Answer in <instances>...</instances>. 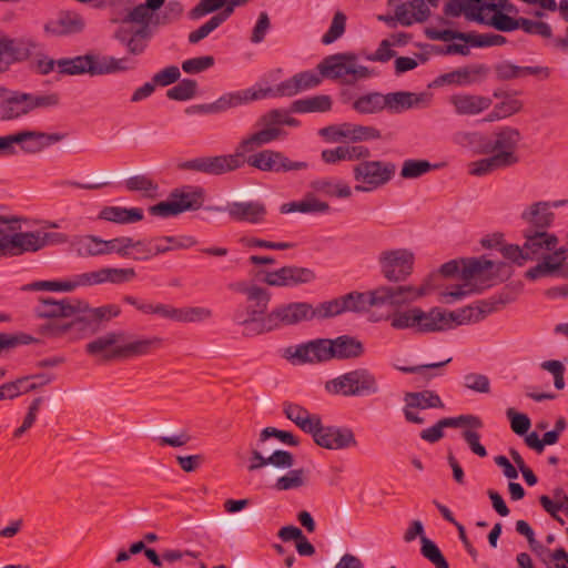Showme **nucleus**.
<instances>
[{
  "label": "nucleus",
  "mask_w": 568,
  "mask_h": 568,
  "mask_svg": "<svg viewBox=\"0 0 568 568\" xmlns=\"http://www.w3.org/2000/svg\"><path fill=\"white\" fill-rule=\"evenodd\" d=\"M481 4H474L470 0H449L444 7V13L447 17L457 18L462 13L469 21L485 23Z\"/></svg>",
  "instance_id": "40"
},
{
  "label": "nucleus",
  "mask_w": 568,
  "mask_h": 568,
  "mask_svg": "<svg viewBox=\"0 0 568 568\" xmlns=\"http://www.w3.org/2000/svg\"><path fill=\"white\" fill-rule=\"evenodd\" d=\"M85 21L75 11H60L54 18L49 19L43 30L51 37H67L83 31Z\"/></svg>",
  "instance_id": "21"
},
{
  "label": "nucleus",
  "mask_w": 568,
  "mask_h": 568,
  "mask_svg": "<svg viewBox=\"0 0 568 568\" xmlns=\"http://www.w3.org/2000/svg\"><path fill=\"white\" fill-rule=\"evenodd\" d=\"M149 26H142L136 30L119 29L114 38L126 48L132 55H141L145 52L151 39Z\"/></svg>",
  "instance_id": "28"
},
{
  "label": "nucleus",
  "mask_w": 568,
  "mask_h": 568,
  "mask_svg": "<svg viewBox=\"0 0 568 568\" xmlns=\"http://www.w3.org/2000/svg\"><path fill=\"white\" fill-rule=\"evenodd\" d=\"M420 554L429 560L435 568H449V564L439 547L429 538L422 536Z\"/></svg>",
  "instance_id": "54"
},
{
  "label": "nucleus",
  "mask_w": 568,
  "mask_h": 568,
  "mask_svg": "<svg viewBox=\"0 0 568 568\" xmlns=\"http://www.w3.org/2000/svg\"><path fill=\"white\" fill-rule=\"evenodd\" d=\"M396 165L385 161H363L354 166V179L361 182L355 190L369 192L387 184L395 175Z\"/></svg>",
  "instance_id": "9"
},
{
  "label": "nucleus",
  "mask_w": 568,
  "mask_h": 568,
  "mask_svg": "<svg viewBox=\"0 0 568 568\" xmlns=\"http://www.w3.org/2000/svg\"><path fill=\"white\" fill-rule=\"evenodd\" d=\"M356 54L351 52L327 55L318 63L317 70L323 78L352 84L349 79L351 62H356Z\"/></svg>",
  "instance_id": "18"
},
{
  "label": "nucleus",
  "mask_w": 568,
  "mask_h": 568,
  "mask_svg": "<svg viewBox=\"0 0 568 568\" xmlns=\"http://www.w3.org/2000/svg\"><path fill=\"white\" fill-rule=\"evenodd\" d=\"M90 55H77L73 58H62L57 60L58 72L64 75H81L88 73V63L91 62Z\"/></svg>",
  "instance_id": "48"
},
{
  "label": "nucleus",
  "mask_w": 568,
  "mask_h": 568,
  "mask_svg": "<svg viewBox=\"0 0 568 568\" xmlns=\"http://www.w3.org/2000/svg\"><path fill=\"white\" fill-rule=\"evenodd\" d=\"M314 318L325 320L322 303L316 307L307 302H292L282 304L274 307L265 315L263 321L262 331H275L284 326L297 325L304 321H312Z\"/></svg>",
  "instance_id": "5"
},
{
  "label": "nucleus",
  "mask_w": 568,
  "mask_h": 568,
  "mask_svg": "<svg viewBox=\"0 0 568 568\" xmlns=\"http://www.w3.org/2000/svg\"><path fill=\"white\" fill-rule=\"evenodd\" d=\"M272 92H273L272 88L258 89V90L250 88V89H245V90H239V91H234V92L224 93L215 101L217 114L223 113L230 109H234L240 105L247 104L252 101L262 100V99L271 95Z\"/></svg>",
  "instance_id": "25"
},
{
  "label": "nucleus",
  "mask_w": 568,
  "mask_h": 568,
  "mask_svg": "<svg viewBox=\"0 0 568 568\" xmlns=\"http://www.w3.org/2000/svg\"><path fill=\"white\" fill-rule=\"evenodd\" d=\"M30 51L16 39L0 38V73L8 70L10 64L28 59Z\"/></svg>",
  "instance_id": "34"
},
{
  "label": "nucleus",
  "mask_w": 568,
  "mask_h": 568,
  "mask_svg": "<svg viewBox=\"0 0 568 568\" xmlns=\"http://www.w3.org/2000/svg\"><path fill=\"white\" fill-rule=\"evenodd\" d=\"M9 95L0 102V121H12L28 115L36 109L55 108L61 102L58 92L29 93L9 91Z\"/></svg>",
  "instance_id": "4"
},
{
  "label": "nucleus",
  "mask_w": 568,
  "mask_h": 568,
  "mask_svg": "<svg viewBox=\"0 0 568 568\" xmlns=\"http://www.w3.org/2000/svg\"><path fill=\"white\" fill-rule=\"evenodd\" d=\"M430 286L425 281L419 287L413 285H379L368 292H351L341 297L322 303L324 318H331L345 312L362 313L372 306L388 305L402 307L425 296Z\"/></svg>",
  "instance_id": "2"
},
{
  "label": "nucleus",
  "mask_w": 568,
  "mask_h": 568,
  "mask_svg": "<svg viewBox=\"0 0 568 568\" xmlns=\"http://www.w3.org/2000/svg\"><path fill=\"white\" fill-rule=\"evenodd\" d=\"M245 163L262 172L287 173L291 171H301L308 168L304 161H293L283 152L265 149L244 158Z\"/></svg>",
  "instance_id": "11"
},
{
  "label": "nucleus",
  "mask_w": 568,
  "mask_h": 568,
  "mask_svg": "<svg viewBox=\"0 0 568 568\" xmlns=\"http://www.w3.org/2000/svg\"><path fill=\"white\" fill-rule=\"evenodd\" d=\"M456 113L460 115H476L491 105V99L473 94H455L450 98Z\"/></svg>",
  "instance_id": "35"
},
{
  "label": "nucleus",
  "mask_w": 568,
  "mask_h": 568,
  "mask_svg": "<svg viewBox=\"0 0 568 568\" xmlns=\"http://www.w3.org/2000/svg\"><path fill=\"white\" fill-rule=\"evenodd\" d=\"M382 275L394 283L404 282L413 273L414 254L406 248L383 251L378 256Z\"/></svg>",
  "instance_id": "12"
},
{
  "label": "nucleus",
  "mask_w": 568,
  "mask_h": 568,
  "mask_svg": "<svg viewBox=\"0 0 568 568\" xmlns=\"http://www.w3.org/2000/svg\"><path fill=\"white\" fill-rule=\"evenodd\" d=\"M38 318L48 320L39 325L38 332L49 338L69 336L80 339L99 331L103 321H109L120 314L116 305L90 307L87 301L75 297H39L33 310Z\"/></svg>",
  "instance_id": "1"
},
{
  "label": "nucleus",
  "mask_w": 568,
  "mask_h": 568,
  "mask_svg": "<svg viewBox=\"0 0 568 568\" xmlns=\"http://www.w3.org/2000/svg\"><path fill=\"white\" fill-rule=\"evenodd\" d=\"M252 274L256 281L275 287H296L316 280L314 270L297 265H285L275 271L256 270Z\"/></svg>",
  "instance_id": "8"
},
{
  "label": "nucleus",
  "mask_w": 568,
  "mask_h": 568,
  "mask_svg": "<svg viewBox=\"0 0 568 568\" xmlns=\"http://www.w3.org/2000/svg\"><path fill=\"white\" fill-rule=\"evenodd\" d=\"M550 207L549 202L539 201L524 210L520 219L528 225L524 231L547 232L555 219Z\"/></svg>",
  "instance_id": "24"
},
{
  "label": "nucleus",
  "mask_w": 568,
  "mask_h": 568,
  "mask_svg": "<svg viewBox=\"0 0 568 568\" xmlns=\"http://www.w3.org/2000/svg\"><path fill=\"white\" fill-rule=\"evenodd\" d=\"M131 237L130 236H120L111 240H104V255L109 254H118L121 257H130L131 256Z\"/></svg>",
  "instance_id": "59"
},
{
  "label": "nucleus",
  "mask_w": 568,
  "mask_h": 568,
  "mask_svg": "<svg viewBox=\"0 0 568 568\" xmlns=\"http://www.w3.org/2000/svg\"><path fill=\"white\" fill-rule=\"evenodd\" d=\"M332 99L326 94H318L292 102L291 111L295 113L328 112L332 110Z\"/></svg>",
  "instance_id": "42"
},
{
  "label": "nucleus",
  "mask_w": 568,
  "mask_h": 568,
  "mask_svg": "<svg viewBox=\"0 0 568 568\" xmlns=\"http://www.w3.org/2000/svg\"><path fill=\"white\" fill-rule=\"evenodd\" d=\"M291 112H292L291 109L290 110L273 109V110L266 112L265 114H263L258 119L257 123L261 125H264V126L273 125L276 128H278V125H282V124L293 126V128L298 126L300 121L297 119L291 116L290 115Z\"/></svg>",
  "instance_id": "50"
},
{
  "label": "nucleus",
  "mask_w": 568,
  "mask_h": 568,
  "mask_svg": "<svg viewBox=\"0 0 568 568\" xmlns=\"http://www.w3.org/2000/svg\"><path fill=\"white\" fill-rule=\"evenodd\" d=\"M329 351L332 359L347 361L362 357L365 347L357 337L345 334L329 338Z\"/></svg>",
  "instance_id": "27"
},
{
  "label": "nucleus",
  "mask_w": 568,
  "mask_h": 568,
  "mask_svg": "<svg viewBox=\"0 0 568 568\" xmlns=\"http://www.w3.org/2000/svg\"><path fill=\"white\" fill-rule=\"evenodd\" d=\"M430 102L428 92L396 91L384 94V106L389 113H402L409 109L425 108Z\"/></svg>",
  "instance_id": "20"
},
{
  "label": "nucleus",
  "mask_w": 568,
  "mask_h": 568,
  "mask_svg": "<svg viewBox=\"0 0 568 568\" xmlns=\"http://www.w3.org/2000/svg\"><path fill=\"white\" fill-rule=\"evenodd\" d=\"M425 34L430 40L437 41H453L460 40L466 44L475 48H487L495 45H503L507 42L504 36L496 33H476V32H462L457 30H437L435 28H426Z\"/></svg>",
  "instance_id": "13"
},
{
  "label": "nucleus",
  "mask_w": 568,
  "mask_h": 568,
  "mask_svg": "<svg viewBox=\"0 0 568 568\" xmlns=\"http://www.w3.org/2000/svg\"><path fill=\"white\" fill-rule=\"evenodd\" d=\"M484 24H488L501 32H511L519 29V18L515 19L504 12H494L489 20L485 19Z\"/></svg>",
  "instance_id": "60"
},
{
  "label": "nucleus",
  "mask_w": 568,
  "mask_h": 568,
  "mask_svg": "<svg viewBox=\"0 0 568 568\" xmlns=\"http://www.w3.org/2000/svg\"><path fill=\"white\" fill-rule=\"evenodd\" d=\"M476 308L474 305H468L463 308L456 311H445L444 317H446L447 329H452L457 325H463L466 323H477L478 316H476Z\"/></svg>",
  "instance_id": "53"
},
{
  "label": "nucleus",
  "mask_w": 568,
  "mask_h": 568,
  "mask_svg": "<svg viewBox=\"0 0 568 568\" xmlns=\"http://www.w3.org/2000/svg\"><path fill=\"white\" fill-rule=\"evenodd\" d=\"M566 248L559 247V251H555L551 255L540 258L541 262L530 267L525 276L527 280L536 281L540 277L548 276L554 272L558 271L566 260Z\"/></svg>",
  "instance_id": "38"
},
{
  "label": "nucleus",
  "mask_w": 568,
  "mask_h": 568,
  "mask_svg": "<svg viewBox=\"0 0 568 568\" xmlns=\"http://www.w3.org/2000/svg\"><path fill=\"white\" fill-rule=\"evenodd\" d=\"M245 164L241 153L235 149L234 154L199 156L181 162L178 168L184 171H195L209 175H222L243 168Z\"/></svg>",
  "instance_id": "10"
},
{
  "label": "nucleus",
  "mask_w": 568,
  "mask_h": 568,
  "mask_svg": "<svg viewBox=\"0 0 568 568\" xmlns=\"http://www.w3.org/2000/svg\"><path fill=\"white\" fill-rule=\"evenodd\" d=\"M519 29L528 34L540 36L541 38L549 39L552 37L551 27L544 21H534L527 18H519Z\"/></svg>",
  "instance_id": "61"
},
{
  "label": "nucleus",
  "mask_w": 568,
  "mask_h": 568,
  "mask_svg": "<svg viewBox=\"0 0 568 568\" xmlns=\"http://www.w3.org/2000/svg\"><path fill=\"white\" fill-rule=\"evenodd\" d=\"M306 474L307 471L304 468L291 469L287 474L276 479L274 488L283 491L303 487L307 481Z\"/></svg>",
  "instance_id": "51"
},
{
  "label": "nucleus",
  "mask_w": 568,
  "mask_h": 568,
  "mask_svg": "<svg viewBox=\"0 0 568 568\" xmlns=\"http://www.w3.org/2000/svg\"><path fill=\"white\" fill-rule=\"evenodd\" d=\"M271 301V293L264 287L255 290L250 297H247L248 304L244 308H237L234 312L233 321L241 326L245 327L244 334L247 336L261 335L268 333V331H262L263 321L265 320L266 311Z\"/></svg>",
  "instance_id": "7"
},
{
  "label": "nucleus",
  "mask_w": 568,
  "mask_h": 568,
  "mask_svg": "<svg viewBox=\"0 0 568 568\" xmlns=\"http://www.w3.org/2000/svg\"><path fill=\"white\" fill-rule=\"evenodd\" d=\"M197 82L193 79H183L166 91V97L174 101H187L196 95Z\"/></svg>",
  "instance_id": "55"
},
{
  "label": "nucleus",
  "mask_w": 568,
  "mask_h": 568,
  "mask_svg": "<svg viewBox=\"0 0 568 568\" xmlns=\"http://www.w3.org/2000/svg\"><path fill=\"white\" fill-rule=\"evenodd\" d=\"M325 389L346 397L368 396L378 392V383L367 368H357L328 381Z\"/></svg>",
  "instance_id": "6"
},
{
  "label": "nucleus",
  "mask_w": 568,
  "mask_h": 568,
  "mask_svg": "<svg viewBox=\"0 0 568 568\" xmlns=\"http://www.w3.org/2000/svg\"><path fill=\"white\" fill-rule=\"evenodd\" d=\"M426 0H409L396 7V20L405 27L414 22H424L430 16V10L425 3Z\"/></svg>",
  "instance_id": "33"
},
{
  "label": "nucleus",
  "mask_w": 568,
  "mask_h": 568,
  "mask_svg": "<svg viewBox=\"0 0 568 568\" xmlns=\"http://www.w3.org/2000/svg\"><path fill=\"white\" fill-rule=\"evenodd\" d=\"M285 356L297 364L327 363L332 361L329 338H315L295 347H288L285 351Z\"/></svg>",
  "instance_id": "15"
},
{
  "label": "nucleus",
  "mask_w": 568,
  "mask_h": 568,
  "mask_svg": "<svg viewBox=\"0 0 568 568\" xmlns=\"http://www.w3.org/2000/svg\"><path fill=\"white\" fill-rule=\"evenodd\" d=\"M272 437L278 439L281 443L288 445V446H298L300 445V439L293 433H291L288 430H282V429H277L275 427H265L260 433V442L261 443H264L265 440H267L268 438H272Z\"/></svg>",
  "instance_id": "62"
},
{
  "label": "nucleus",
  "mask_w": 568,
  "mask_h": 568,
  "mask_svg": "<svg viewBox=\"0 0 568 568\" xmlns=\"http://www.w3.org/2000/svg\"><path fill=\"white\" fill-rule=\"evenodd\" d=\"M323 77L314 71H303L281 82L273 89V97H293L302 91L316 88Z\"/></svg>",
  "instance_id": "23"
},
{
  "label": "nucleus",
  "mask_w": 568,
  "mask_h": 568,
  "mask_svg": "<svg viewBox=\"0 0 568 568\" xmlns=\"http://www.w3.org/2000/svg\"><path fill=\"white\" fill-rule=\"evenodd\" d=\"M312 437L316 445L326 449H344L357 445L351 428L324 426L322 422L314 429Z\"/></svg>",
  "instance_id": "17"
},
{
  "label": "nucleus",
  "mask_w": 568,
  "mask_h": 568,
  "mask_svg": "<svg viewBox=\"0 0 568 568\" xmlns=\"http://www.w3.org/2000/svg\"><path fill=\"white\" fill-rule=\"evenodd\" d=\"M143 210L140 207L104 206L98 219L116 224H132L143 220Z\"/></svg>",
  "instance_id": "39"
},
{
  "label": "nucleus",
  "mask_w": 568,
  "mask_h": 568,
  "mask_svg": "<svg viewBox=\"0 0 568 568\" xmlns=\"http://www.w3.org/2000/svg\"><path fill=\"white\" fill-rule=\"evenodd\" d=\"M346 16L342 11L335 12L329 29L322 37L324 44H331L341 38L345 32Z\"/></svg>",
  "instance_id": "58"
},
{
  "label": "nucleus",
  "mask_w": 568,
  "mask_h": 568,
  "mask_svg": "<svg viewBox=\"0 0 568 568\" xmlns=\"http://www.w3.org/2000/svg\"><path fill=\"white\" fill-rule=\"evenodd\" d=\"M206 209L216 212L225 211L233 221L250 224H262L267 215L266 205L262 201L231 202L225 207L209 206Z\"/></svg>",
  "instance_id": "16"
},
{
  "label": "nucleus",
  "mask_w": 568,
  "mask_h": 568,
  "mask_svg": "<svg viewBox=\"0 0 568 568\" xmlns=\"http://www.w3.org/2000/svg\"><path fill=\"white\" fill-rule=\"evenodd\" d=\"M90 61L88 63V74L91 77L113 74L135 69L136 62L124 57L116 59L110 55H100L88 53Z\"/></svg>",
  "instance_id": "22"
},
{
  "label": "nucleus",
  "mask_w": 568,
  "mask_h": 568,
  "mask_svg": "<svg viewBox=\"0 0 568 568\" xmlns=\"http://www.w3.org/2000/svg\"><path fill=\"white\" fill-rule=\"evenodd\" d=\"M520 139L521 134L518 129L505 126L495 133V148L497 152H510L513 155H517L515 151Z\"/></svg>",
  "instance_id": "47"
},
{
  "label": "nucleus",
  "mask_w": 568,
  "mask_h": 568,
  "mask_svg": "<svg viewBox=\"0 0 568 568\" xmlns=\"http://www.w3.org/2000/svg\"><path fill=\"white\" fill-rule=\"evenodd\" d=\"M81 256H101L104 255V240L95 235L79 236L74 242Z\"/></svg>",
  "instance_id": "52"
},
{
  "label": "nucleus",
  "mask_w": 568,
  "mask_h": 568,
  "mask_svg": "<svg viewBox=\"0 0 568 568\" xmlns=\"http://www.w3.org/2000/svg\"><path fill=\"white\" fill-rule=\"evenodd\" d=\"M283 414L304 433L310 435L321 425L320 415L311 414L305 407L292 402L283 403Z\"/></svg>",
  "instance_id": "30"
},
{
  "label": "nucleus",
  "mask_w": 568,
  "mask_h": 568,
  "mask_svg": "<svg viewBox=\"0 0 568 568\" xmlns=\"http://www.w3.org/2000/svg\"><path fill=\"white\" fill-rule=\"evenodd\" d=\"M124 339V332H110L88 343L85 349L88 354H101L104 362H110L113 359H129L145 356L160 348L162 345V339L158 336H153L130 341L123 345L114 346L118 342Z\"/></svg>",
  "instance_id": "3"
},
{
  "label": "nucleus",
  "mask_w": 568,
  "mask_h": 568,
  "mask_svg": "<svg viewBox=\"0 0 568 568\" xmlns=\"http://www.w3.org/2000/svg\"><path fill=\"white\" fill-rule=\"evenodd\" d=\"M329 205L327 202L320 201L313 194H307L302 201H292L287 203H283L280 206V212L282 214L288 213H304V214H316V213H327L329 211Z\"/></svg>",
  "instance_id": "41"
},
{
  "label": "nucleus",
  "mask_w": 568,
  "mask_h": 568,
  "mask_svg": "<svg viewBox=\"0 0 568 568\" xmlns=\"http://www.w3.org/2000/svg\"><path fill=\"white\" fill-rule=\"evenodd\" d=\"M450 361L452 358H447L446 361L438 363L417 366H395V368L405 374H418L423 378V381L427 383L435 376L440 375L439 373H433V369L440 368L447 365Z\"/></svg>",
  "instance_id": "56"
},
{
  "label": "nucleus",
  "mask_w": 568,
  "mask_h": 568,
  "mask_svg": "<svg viewBox=\"0 0 568 568\" xmlns=\"http://www.w3.org/2000/svg\"><path fill=\"white\" fill-rule=\"evenodd\" d=\"M171 197L183 206L181 213L186 211H196L202 207L204 202V190L200 186L185 185L171 191Z\"/></svg>",
  "instance_id": "36"
},
{
  "label": "nucleus",
  "mask_w": 568,
  "mask_h": 568,
  "mask_svg": "<svg viewBox=\"0 0 568 568\" xmlns=\"http://www.w3.org/2000/svg\"><path fill=\"white\" fill-rule=\"evenodd\" d=\"M11 227L0 226V256H18L26 252H37L43 248L39 231L10 233Z\"/></svg>",
  "instance_id": "14"
},
{
  "label": "nucleus",
  "mask_w": 568,
  "mask_h": 568,
  "mask_svg": "<svg viewBox=\"0 0 568 568\" xmlns=\"http://www.w3.org/2000/svg\"><path fill=\"white\" fill-rule=\"evenodd\" d=\"M212 311L202 306L179 307L178 322L196 323L204 322L212 317Z\"/></svg>",
  "instance_id": "57"
},
{
  "label": "nucleus",
  "mask_w": 568,
  "mask_h": 568,
  "mask_svg": "<svg viewBox=\"0 0 568 568\" xmlns=\"http://www.w3.org/2000/svg\"><path fill=\"white\" fill-rule=\"evenodd\" d=\"M518 292L513 288L505 287L498 294H495L488 298L477 301L473 304L476 308V316L478 322L483 321L489 314L503 310L506 305L517 300Z\"/></svg>",
  "instance_id": "29"
},
{
  "label": "nucleus",
  "mask_w": 568,
  "mask_h": 568,
  "mask_svg": "<svg viewBox=\"0 0 568 568\" xmlns=\"http://www.w3.org/2000/svg\"><path fill=\"white\" fill-rule=\"evenodd\" d=\"M183 206L178 205L174 199L169 195L166 201L159 202L149 207V213L153 216L170 217L181 214Z\"/></svg>",
  "instance_id": "64"
},
{
  "label": "nucleus",
  "mask_w": 568,
  "mask_h": 568,
  "mask_svg": "<svg viewBox=\"0 0 568 568\" xmlns=\"http://www.w3.org/2000/svg\"><path fill=\"white\" fill-rule=\"evenodd\" d=\"M396 311L386 316V320L390 322V326L394 329H415L418 333V310L419 307H413L405 311H399V307H394Z\"/></svg>",
  "instance_id": "46"
},
{
  "label": "nucleus",
  "mask_w": 568,
  "mask_h": 568,
  "mask_svg": "<svg viewBox=\"0 0 568 568\" xmlns=\"http://www.w3.org/2000/svg\"><path fill=\"white\" fill-rule=\"evenodd\" d=\"M506 416L510 422L511 430L519 435L524 436L527 434L531 426L530 418L523 413H518L515 410V408H508L506 410Z\"/></svg>",
  "instance_id": "63"
},
{
  "label": "nucleus",
  "mask_w": 568,
  "mask_h": 568,
  "mask_svg": "<svg viewBox=\"0 0 568 568\" xmlns=\"http://www.w3.org/2000/svg\"><path fill=\"white\" fill-rule=\"evenodd\" d=\"M418 333H432L447 331L446 317H444V310L433 307L428 312L418 310Z\"/></svg>",
  "instance_id": "43"
},
{
  "label": "nucleus",
  "mask_w": 568,
  "mask_h": 568,
  "mask_svg": "<svg viewBox=\"0 0 568 568\" xmlns=\"http://www.w3.org/2000/svg\"><path fill=\"white\" fill-rule=\"evenodd\" d=\"M518 155H513L510 152H496L488 158L475 161L470 173L483 176L494 171L513 166L518 163Z\"/></svg>",
  "instance_id": "32"
},
{
  "label": "nucleus",
  "mask_w": 568,
  "mask_h": 568,
  "mask_svg": "<svg viewBox=\"0 0 568 568\" xmlns=\"http://www.w3.org/2000/svg\"><path fill=\"white\" fill-rule=\"evenodd\" d=\"M353 110L363 115L381 113L385 110L384 94L373 91L358 95L353 102Z\"/></svg>",
  "instance_id": "45"
},
{
  "label": "nucleus",
  "mask_w": 568,
  "mask_h": 568,
  "mask_svg": "<svg viewBox=\"0 0 568 568\" xmlns=\"http://www.w3.org/2000/svg\"><path fill=\"white\" fill-rule=\"evenodd\" d=\"M281 132L282 131L280 128L273 125L265 126L264 129L243 139L236 149L241 153L242 159H244L246 153H250L264 144L277 140L281 135Z\"/></svg>",
  "instance_id": "37"
},
{
  "label": "nucleus",
  "mask_w": 568,
  "mask_h": 568,
  "mask_svg": "<svg viewBox=\"0 0 568 568\" xmlns=\"http://www.w3.org/2000/svg\"><path fill=\"white\" fill-rule=\"evenodd\" d=\"M525 239V253L528 260H540L559 251L558 237L549 232L523 231Z\"/></svg>",
  "instance_id": "19"
},
{
  "label": "nucleus",
  "mask_w": 568,
  "mask_h": 568,
  "mask_svg": "<svg viewBox=\"0 0 568 568\" xmlns=\"http://www.w3.org/2000/svg\"><path fill=\"white\" fill-rule=\"evenodd\" d=\"M460 277L464 281H480L481 283L490 282L494 270V261L487 260L485 256L470 257L462 260Z\"/></svg>",
  "instance_id": "31"
},
{
  "label": "nucleus",
  "mask_w": 568,
  "mask_h": 568,
  "mask_svg": "<svg viewBox=\"0 0 568 568\" xmlns=\"http://www.w3.org/2000/svg\"><path fill=\"white\" fill-rule=\"evenodd\" d=\"M440 166L442 164H433L427 160L408 159L403 162L400 176L403 179H417Z\"/></svg>",
  "instance_id": "49"
},
{
  "label": "nucleus",
  "mask_w": 568,
  "mask_h": 568,
  "mask_svg": "<svg viewBox=\"0 0 568 568\" xmlns=\"http://www.w3.org/2000/svg\"><path fill=\"white\" fill-rule=\"evenodd\" d=\"M404 402L408 407H415L417 409L445 407V404L443 403L439 395L436 392L429 389L422 392H408L404 396Z\"/></svg>",
  "instance_id": "44"
},
{
  "label": "nucleus",
  "mask_w": 568,
  "mask_h": 568,
  "mask_svg": "<svg viewBox=\"0 0 568 568\" xmlns=\"http://www.w3.org/2000/svg\"><path fill=\"white\" fill-rule=\"evenodd\" d=\"M19 135L22 136L18 144L20 149L30 154L39 153L45 148L58 143L65 139V133H45L40 131H19Z\"/></svg>",
  "instance_id": "26"
}]
</instances>
